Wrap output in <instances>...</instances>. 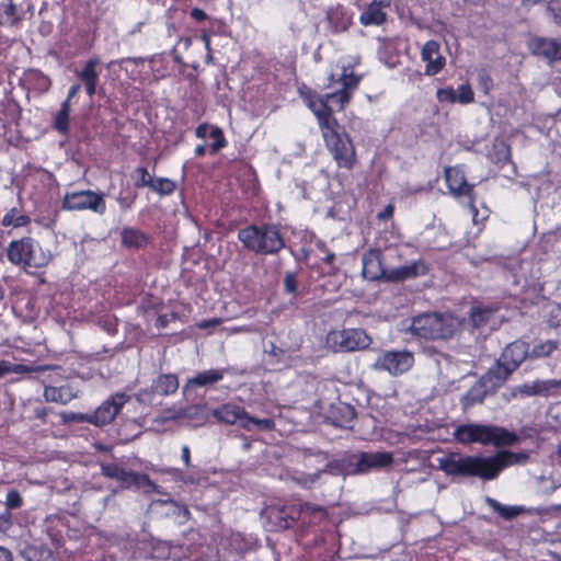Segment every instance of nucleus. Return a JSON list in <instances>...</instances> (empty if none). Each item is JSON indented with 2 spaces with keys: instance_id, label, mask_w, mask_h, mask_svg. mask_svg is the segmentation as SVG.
Listing matches in <instances>:
<instances>
[{
  "instance_id": "f257e3e1",
  "label": "nucleus",
  "mask_w": 561,
  "mask_h": 561,
  "mask_svg": "<svg viewBox=\"0 0 561 561\" xmlns=\"http://www.w3.org/2000/svg\"><path fill=\"white\" fill-rule=\"evenodd\" d=\"M362 80V75H356L350 67H343L339 76L331 73L328 78L329 88L341 85L332 92L319 94L304 82L297 87L299 98L317 119L327 150L336 167L347 171H352L357 164V151L353 138L334 113L346 108Z\"/></svg>"
},
{
  "instance_id": "f03ea898",
  "label": "nucleus",
  "mask_w": 561,
  "mask_h": 561,
  "mask_svg": "<svg viewBox=\"0 0 561 561\" xmlns=\"http://www.w3.org/2000/svg\"><path fill=\"white\" fill-rule=\"evenodd\" d=\"M527 459V454L503 449L490 456L448 453L438 458L437 462L438 468L447 476L492 481L497 479L506 468L525 462Z\"/></svg>"
},
{
  "instance_id": "7ed1b4c3",
  "label": "nucleus",
  "mask_w": 561,
  "mask_h": 561,
  "mask_svg": "<svg viewBox=\"0 0 561 561\" xmlns=\"http://www.w3.org/2000/svg\"><path fill=\"white\" fill-rule=\"evenodd\" d=\"M455 439L463 445H492L496 448L511 447L519 443L520 437L515 432L503 426L478 423L461 424L454 432Z\"/></svg>"
},
{
  "instance_id": "20e7f679",
  "label": "nucleus",
  "mask_w": 561,
  "mask_h": 561,
  "mask_svg": "<svg viewBox=\"0 0 561 561\" xmlns=\"http://www.w3.org/2000/svg\"><path fill=\"white\" fill-rule=\"evenodd\" d=\"M458 327L457 318L449 313L425 312L411 318L407 332L417 340L446 341L456 334Z\"/></svg>"
},
{
  "instance_id": "39448f33",
  "label": "nucleus",
  "mask_w": 561,
  "mask_h": 561,
  "mask_svg": "<svg viewBox=\"0 0 561 561\" xmlns=\"http://www.w3.org/2000/svg\"><path fill=\"white\" fill-rule=\"evenodd\" d=\"M8 261L24 271L45 270L54 260L49 249H44L34 238L26 236L10 241L5 248Z\"/></svg>"
},
{
  "instance_id": "423d86ee",
  "label": "nucleus",
  "mask_w": 561,
  "mask_h": 561,
  "mask_svg": "<svg viewBox=\"0 0 561 561\" xmlns=\"http://www.w3.org/2000/svg\"><path fill=\"white\" fill-rule=\"evenodd\" d=\"M238 240L243 248L262 255L277 254L285 240L274 224L249 225L238 231Z\"/></svg>"
},
{
  "instance_id": "0eeeda50",
  "label": "nucleus",
  "mask_w": 561,
  "mask_h": 561,
  "mask_svg": "<svg viewBox=\"0 0 561 561\" xmlns=\"http://www.w3.org/2000/svg\"><path fill=\"white\" fill-rule=\"evenodd\" d=\"M391 451L350 453L335 461V467L345 476H359L373 470H381L393 465Z\"/></svg>"
},
{
  "instance_id": "6e6552de",
  "label": "nucleus",
  "mask_w": 561,
  "mask_h": 561,
  "mask_svg": "<svg viewBox=\"0 0 561 561\" xmlns=\"http://www.w3.org/2000/svg\"><path fill=\"white\" fill-rule=\"evenodd\" d=\"M526 358H530L529 344L516 340L504 348L501 358L489 369L484 378L490 380L493 387H501Z\"/></svg>"
},
{
  "instance_id": "1a4fd4ad",
  "label": "nucleus",
  "mask_w": 561,
  "mask_h": 561,
  "mask_svg": "<svg viewBox=\"0 0 561 561\" xmlns=\"http://www.w3.org/2000/svg\"><path fill=\"white\" fill-rule=\"evenodd\" d=\"M211 416L215 417L217 422L226 425L239 424L240 427L248 432L253 431L255 427L265 432H270L275 428V421L273 419H257L251 416L244 408L231 402L224 403L216 409H213Z\"/></svg>"
},
{
  "instance_id": "9d476101",
  "label": "nucleus",
  "mask_w": 561,
  "mask_h": 561,
  "mask_svg": "<svg viewBox=\"0 0 561 561\" xmlns=\"http://www.w3.org/2000/svg\"><path fill=\"white\" fill-rule=\"evenodd\" d=\"M373 340L364 329L332 330L327 344L334 352L350 353L367 348Z\"/></svg>"
},
{
  "instance_id": "9b49d317",
  "label": "nucleus",
  "mask_w": 561,
  "mask_h": 561,
  "mask_svg": "<svg viewBox=\"0 0 561 561\" xmlns=\"http://www.w3.org/2000/svg\"><path fill=\"white\" fill-rule=\"evenodd\" d=\"M61 209L67 211L91 210L98 215L106 211L103 193L91 190L66 192L61 199Z\"/></svg>"
},
{
  "instance_id": "f8f14e48",
  "label": "nucleus",
  "mask_w": 561,
  "mask_h": 561,
  "mask_svg": "<svg viewBox=\"0 0 561 561\" xmlns=\"http://www.w3.org/2000/svg\"><path fill=\"white\" fill-rule=\"evenodd\" d=\"M414 362V354L408 350L380 351L371 368L397 377L408 373Z\"/></svg>"
},
{
  "instance_id": "ddd939ff",
  "label": "nucleus",
  "mask_w": 561,
  "mask_h": 561,
  "mask_svg": "<svg viewBox=\"0 0 561 561\" xmlns=\"http://www.w3.org/2000/svg\"><path fill=\"white\" fill-rule=\"evenodd\" d=\"M388 256L402 259V255L400 254L397 247L387 248L385 254H382L379 249L367 250L362 257L363 276L369 280H386V276L388 275V271L390 268L386 262V257Z\"/></svg>"
},
{
  "instance_id": "4468645a",
  "label": "nucleus",
  "mask_w": 561,
  "mask_h": 561,
  "mask_svg": "<svg viewBox=\"0 0 561 561\" xmlns=\"http://www.w3.org/2000/svg\"><path fill=\"white\" fill-rule=\"evenodd\" d=\"M130 396L125 392H116L110 396L93 413L82 415L80 420L95 426L112 423L123 407L129 401Z\"/></svg>"
},
{
  "instance_id": "2eb2a0df",
  "label": "nucleus",
  "mask_w": 561,
  "mask_h": 561,
  "mask_svg": "<svg viewBox=\"0 0 561 561\" xmlns=\"http://www.w3.org/2000/svg\"><path fill=\"white\" fill-rule=\"evenodd\" d=\"M164 419L167 421L184 420L192 427H201L207 424L211 411L206 403H194L184 407L168 409Z\"/></svg>"
},
{
  "instance_id": "dca6fc26",
  "label": "nucleus",
  "mask_w": 561,
  "mask_h": 561,
  "mask_svg": "<svg viewBox=\"0 0 561 561\" xmlns=\"http://www.w3.org/2000/svg\"><path fill=\"white\" fill-rule=\"evenodd\" d=\"M444 178L449 192L457 198L462 196L467 197L469 206L477 211L474 206V185L468 183L462 167H446L444 170Z\"/></svg>"
},
{
  "instance_id": "f3484780",
  "label": "nucleus",
  "mask_w": 561,
  "mask_h": 561,
  "mask_svg": "<svg viewBox=\"0 0 561 561\" xmlns=\"http://www.w3.org/2000/svg\"><path fill=\"white\" fill-rule=\"evenodd\" d=\"M306 508H310L309 504L294 502L270 506L266 510L267 518L277 529H289L295 526Z\"/></svg>"
},
{
  "instance_id": "a211bd4d",
  "label": "nucleus",
  "mask_w": 561,
  "mask_h": 561,
  "mask_svg": "<svg viewBox=\"0 0 561 561\" xmlns=\"http://www.w3.org/2000/svg\"><path fill=\"white\" fill-rule=\"evenodd\" d=\"M528 48L535 56L546 59L548 62L561 60V42L546 37H535L529 41Z\"/></svg>"
},
{
  "instance_id": "6ab92c4d",
  "label": "nucleus",
  "mask_w": 561,
  "mask_h": 561,
  "mask_svg": "<svg viewBox=\"0 0 561 561\" xmlns=\"http://www.w3.org/2000/svg\"><path fill=\"white\" fill-rule=\"evenodd\" d=\"M428 272V265L424 261L417 260L408 265L390 267L388 275L386 276V282L401 283L408 279L416 278L419 276H424Z\"/></svg>"
},
{
  "instance_id": "aec40b11",
  "label": "nucleus",
  "mask_w": 561,
  "mask_h": 561,
  "mask_svg": "<svg viewBox=\"0 0 561 561\" xmlns=\"http://www.w3.org/2000/svg\"><path fill=\"white\" fill-rule=\"evenodd\" d=\"M421 58L426 64L425 65V75L426 76H435L440 72L445 65L446 59L439 53V44L434 41H427L421 50Z\"/></svg>"
},
{
  "instance_id": "412c9836",
  "label": "nucleus",
  "mask_w": 561,
  "mask_h": 561,
  "mask_svg": "<svg viewBox=\"0 0 561 561\" xmlns=\"http://www.w3.org/2000/svg\"><path fill=\"white\" fill-rule=\"evenodd\" d=\"M226 369H208L187 378L182 387V393L187 396L191 391L202 387H213L224 379Z\"/></svg>"
},
{
  "instance_id": "4be33fe9",
  "label": "nucleus",
  "mask_w": 561,
  "mask_h": 561,
  "mask_svg": "<svg viewBox=\"0 0 561 561\" xmlns=\"http://www.w3.org/2000/svg\"><path fill=\"white\" fill-rule=\"evenodd\" d=\"M391 5V0H373L360 13L359 22L364 26H380L387 21V12Z\"/></svg>"
},
{
  "instance_id": "5701e85b",
  "label": "nucleus",
  "mask_w": 561,
  "mask_h": 561,
  "mask_svg": "<svg viewBox=\"0 0 561 561\" xmlns=\"http://www.w3.org/2000/svg\"><path fill=\"white\" fill-rule=\"evenodd\" d=\"M99 58H92L84 62L82 69L77 72V77L84 83L87 94L92 98L96 93L100 71Z\"/></svg>"
},
{
  "instance_id": "b1692460",
  "label": "nucleus",
  "mask_w": 561,
  "mask_h": 561,
  "mask_svg": "<svg viewBox=\"0 0 561 561\" xmlns=\"http://www.w3.org/2000/svg\"><path fill=\"white\" fill-rule=\"evenodd\" d=\"M150 236L134 227H124L121 231V243L129 250L145 249L150 243Z\"/></svg>"
},
{
  "instance_id": "393cba45",
  "label": "nucleus",
  "mask_w": 561,
  "mask_h": 561,
  "mask_svg": "<svg viewBox=\"0 0 561 561\" xmlns=\"http://www.w3.org/2000/svg\"><path fill=\"white\" fill-rule=\"evenodd\" d=\"M527 396H557L561 393V379L535 380L523 386Z\"/></svg>"
},
{
  "instance_id": "a878e982",
  "label": "nucleus",
  "mask_w": 561,
  "mask_h": 561,
  "mask_svg": "<svg viewBox=\"0 0 561 561\" xmlns=\"http://www.w3.org/2000/svg\"><path fill=\"white\" fill-rule=\"evenodd\" d=\"M180 387L179 377L176 374H160L153 379L150 393L162 397L174 394Z\"/></svg>"
},
{
  "instance_id": "bb28decb",
  "label": "nucleus",
  "mask_w": 561,
  "mask_h": 561,
  "mask_svg": "<svg viewBox=\"0 0 561 561\" xmlns=\"http://www.w3.org/2000/svg\"><path fill=\"white\" fill-rule=\"evenodd\" d=\"M119 482L124 489H129L131 486L137 489L150 488L152 491L158 492V485L150 479L147 473L125 470Z\"/></svg>"
},
{
  "instance_id": "cd10ccee",
  "label": "nucleus",
  "mask_w": 561,
  "mask_h": 561,
  "mask_svg": "<svg viewBox=\"0 0 561 561\" xmlns=\"http://www.w3.org/2000/svg\"><path fill=\"white\" fill-rule=\"evenodd\" d=\"M24 20V13L18 8L13 0H7L1 4L0 25L16 27Z\"/></svg>"
},
{
  "instance_id": "c85d7f7f",
  "label": "nucleus",
  "mask_w": 561,
  "mask_h": 561,
  "mask_svg": "<svg viewBox=\"0 0 561 561\" xmlns=\"http://www.w3.org/2000/svg\"><path fill=\"white\" fill-rule=\"evenodd\" d=\"M496 310L492 306L474 305L469 312V321L473 328H481L491 320Z\"/></svg>"
},
{
  "instance_id": "c756f323",
  "label": "nucleus",
  "mask_w": 561,
  "mask_h": 561,
  "mask_svg": "<svg viewBox=\"0 0 561 561\" xmlns=\"http://www.w3.org/2000/svg\"><path fill=\"white\" fill-rule=\"evenodd\" d=\"M25 81L38 93H45L51 87L50 78L38 69L27 70L25 72Z\"/></svg>"
},
{
  "instance_id": "7c9ffc66",
  "label": "nucleus",
  "mask_w": 561,
  "mask_h": 561,
  "mask_svg": "<svg viewBox=\"0 0 561 561\" xmlns=\"http://www.w3.org/2000/svg\"><path fill=\"white\" fill-rule=\"evenodd\" d=\"M44 397L46 401L67 404L75 396L69 386H47L44 389Z\"/></svg>"
},
{
  "instance_id": "2f4dec72",
  "label": "nucleus",
  "mask_w": 561,
  "mask_h": 561,
  "mask_svg": "<svg viewBox=\"0 0 561 561\" xmlns=\"http://www.w3.org/2000/svg\"><path fill=\"white\" fill-rule=\"evenodd\" d=\"M32 219L28 215L20 213L16 207L9 209L1 219L3 227L22 228L27 227Z\"/></svg>"
},
{
  "instance_id": "473e14b6",
  "label": "nucleus",
  "mask_w": 561,
  "mask_h": 561,
  "mask_svg": "<svg viewBox=\"0 0 561 561\" xmlns=\"http://www.w3.org/2000/svg\"><path fill=\"white\" fill-rule=\"evenodd\" d=\"M333 417L337 426L348 428L356 417V410L350 404H343L333 412Z\"/></svg>"
},
{
  "instance_id": "72a5a7b5",
  "label": "nucleus",
  "mask_w": 561,
  "mask_h": 561,
  "mask_svg": "<svg viewBox=\"0 0 561 561\" xmlns=\"http://www.w3.org/2000/svg\"><path fill=\"white\" fill-rule=\"evenodd\" d=\"M559 347V342L556 340L540 341L529 350L531 359H540L549 357Z\"/></svg>"
},
{
  "instance_id": "f704fd0d",
  "label": "nucleus",
  "mask_w": 561,
  "mask_h": 561,
  "mask_svg": "<svg viewBox=\"0 0 561 561\" xmlns=\"http://www.w3.org/2000/svg\"><path fill=\"white\" fill-rule=\"evenodd\" d=\"M178 188L176 183L169 178H156L152 180L150 190L161 196L172 195Z\"/></svg>"
},
{
  "instance_id": "c9c22d12",
  "label": "nucleus",
  "mask_w": 561,
  "mask_h": 561,
  "mask_svg": "<svg viewBox=\"0 0 561 561\" xmlns=\"http://www.w3.org/2000/svg\"><path fill=\"white\" fill-rule=\"evenodd\" d=\"M488 503L494 512H496L501 517L505 519H512L518 516L522 512V510L517 506H506L494 499H488Z\"/></svg>"
},
{
  "instance_id": "e433bc0d",
  "label": "nucleus",
  "mask_w": 561,
  "mask_h": 561,
  "mask_svg": "<svg viewBox=\"0 0 561 561\" xmlns=\"http://www.w3.org/2000/svg\"><path fill=\"white\" fill-rule=\"evenodd\" d=\"M485 397V391L481 387H471L462 397L461 402L465 409L473 407L477 403H482Z\"/></svg>"
},
{
  "instance_id": "4c0bfd02",
  "label": "nucleus",
  "mask_w": 561,
  "mask_h": 561,
  "mask_svg": "<svg viewBox=\"0 0 561 561\" xmlns=\"http://www.w3.org/2000/svg\"><path fill=\"white\" fill-rule=\"evenodd\" d=\"M135 181L134 186L136 188L149 187L151 186L153 178L148 172L145 167H137L134 171Z\"/></svg>"
},
{
  "instance_id": "58836bf2",
  "label": "nucleus",
  "mask_w": 561,
  "mask_h": 561,
  "mask_svg": "<svg viewBox=\"0 0 561 561\" xmlns=\"http://www.w3.org/2000/svg\"><path fill=\"white\" fill-rule=\"evenodd\" d=\"M126 469L116 462L102 463L101 473L102 476L119 481Z\"/></svg>"
},
{
  "instance_id": "ea45409f",
  "label": "nucleus",
  "mask_w": 561,
  "mask_h": 561,
  "mask_svg": "<svg viewBox=\"0 0 561 561\" xmlns=\"http://www.w3.org/2000/svg\"><path fill=\"white\" fill-rule=\"evenodd\" d=\"M209 137L214 139V142L210 145L213 153L225 148L228 144L224 131L218 126H211Z\"/></svg>"
},
{
  "instance_id": "a19ab883",
  "label": "nucleus",
  "mask_w": 561,
  "mask_h": 561,
  "mask_svg": "<svg viewBox=\"0 0 561 561\" xmlns=\"http://www.w3.org/2000/svg\"><path fill=\"white\" fill-rule=\"evenodd\" d=\"M318 249H320L324 256L321 259V261L328 265V274H335L337 271V266L335 264L336 262V255L334 252L330 251L327 245L323 242H320L317 244Z\"/></svg>"
},
{
  "instance_id": "79ce46f5",
  "label": "nucleus",
  "mask_w": 561,
  "mask_h": 561,
  "mask_svg": "<svg viewBox=\"0 0 561 561\" xmlns=\"http://www.w3.org/2000/svg\"><path fill=\"white\" fill-rule=\"evenodd\" d=\"M70 114L58 111L54 119V128L61 135L69 133Z\"/></svg>"
},
{
  "instance_id": "37998d69",
  "label": "nucleus",
  "mask_w": 561,
  "mask_h": 561,
  "mask_svg": "<svg viewBox=\"0 0 561 561\" xmlns=\"http://www.w3.org/2000/svg\"><path fill=\"white\" fill-rule=\"evenodd\" d=\"M31 368L22 364H11L7 360H0V378L10 373H27Z\"/></svg>"
},
{
  "instance_id": "c03bdc74",
  "label": "nucleus",
  "mask_w": 561,
  "mask_h": 561,
  "mask_svg": "<svg viewBox=\"0 0 561 561\" xmlns=\"http://www.w3.org/2000/svg\"><path fill=\"white\" fill-rule=\"evenodd\" d=\"M457 103L460 104H469L474 101V93L469 83L461 84L458 87V92H456Z\"/></svg>"
},
{
  "instance_id": "a18cd8bd",
  "label": "nucleus",
  "mask_w": 561,
  "mask_h": 561,
  "mask_svg": "<svg viewBox=\"0 0 561 561\" xmlns=\"http://www.w3.org/2000/svg\"><path fill=\"white\" fill-rule=\"evenodd\" d=\"M5 505L9 510L20 508L23 505V499L19 491L10 490L5 496Z\"/></svg>"
},
{
  "instance_id": "49530a36",
  "label": "nucleus",
  "mask_w": 561,
  "mask_h": 561,
  "mask_svg": "<svg viewBox=\"0 0 561 561\" xmlns=\"http://www.w3.org/2000/svg\"><path fill=\"white\" fill-rule=\"evenodd\" d=\"M436 96L440 102L457 103L456 91L451 87L438 89Z\"/></svg>"
},
{
  "instance_id": "de8ad7c7",
  "label": "nucleus",
  "mask_w": 561,
  "mask_h": 561,
  "mask_svg": "<svg viewBox=\"0 0 561 561\" xmlns=\"http://www.w3.org/2000/svg\"><path fill=\"white\" fill-rule=\"evenodd\" d=\"M230 546L240 554L248 551V543L241 534H233L230 538Z\"/></svg>"
},
{
  "instance_id": "09e8293b",
  "label": "nucleus",
  "mask_w": 561,
  "mask_h": 561,
  "mask_svg": "<svg viewBox=\"0 0 561 561\" xmlns=\"http://www.w3.org/2000/svg\"><path fill=\"white\" fill-rule=\"evenodd\" d=\"M478 83L485 93H488L493 88V79L484 69L478 73Z\"/></svg>"
},
{
  "instance_id": "8fccbe9b",
  "label": "nucleus",
  "mask_w": 561,
  "mask_h": 561,
  "mask_svg": "<svg viewBox=\"0 0 561 561\" xmlns=\"http://www.w3.org/2000/svg\"><path fill=\"white\" fill-rule=\"evenodd\" d=\"M547 8L552 13L554 21L561 25V0H549Z\"/></svg>"
},
{
  "instance_id": "3c124183",
  "label": "nucleus",
  "mask_w": 561,
  "mask_h": 561,
  "mask_svg": "<svg viewBox=\"0 0 561 561\" xmlns=\"http://www.w3.org/2000/svg\"><path fill=\"white\" fill-rule=\"evenodd\" d=\"M190 18L195 21L196 23H205L209 21L208 14L201 8H193L190 11Z\"/></svg>"
},
{
  "instance_id": "603ef678",
  "label": "nucleus",
  "mask_w": 561,
  "mask_h": 561,
  "mask_svg": "<svg viewBox=\"0 0 561 561\" xmlns=\"http://www.w3.org/2000/svg\"><path fill=\"white\" fill-rule=\"evenodd\" d=\"M270 357H274L276 363H279L285 355V350L277 346L275 343H271L270 348L266 351Z\"/></svg>"
},
{
  "instance_id": "864d4df0",
  "label": "nucleus",
  "mask_w": 561,
  "mask_h": 561,
  "mask_svg": "<svg viewBox=\"0 0 561 561\" xmlns=\"http://www.w3.org/2000/svg\"><path fill=\"white\" fill-rule=\"evenodd\" d=\"M284 287L288 294H295L297 290V280L295 275L287 274L284 278Z\"/></svg>"
},
{
  "instance_id": "5fc2aeb1",
  "label": "nucleus",
  "mask_w": 561,
  "mask_h": 561,
  "mask_svg": "<svg viewBox=\"0 0 561 561\" xmlns=\"http://www.w3.org/2000/svg\"><path fill=\"white\" fill-rule=\"evenodd\" d=\"M393 214L394 205L390 203L381 211L377 214V219L380 221H387L393 217Z\"/></svg>"
},
{
  "instance_id": "6e6d98bb",
  "label": "nucleus",
  "mask_w": 561,
  "mask_h": 561,
  "mask_svg": "<svg viewBox=\"0 0 561 561\" xmlns=\"http://www.w3.org/2000/svg\"><path fill=\"white\" fill-rule=\"evenodd\" d=\"M12 515L7 512L0 515V531L5 533L12 527Z\"/></svg>"
},
{
  "instance_id": "4d7b16f0",
  "label": "nucleus",
  "mask_w": 561,
  "mask_h": 561,
  "mask_svg": "<svg viewBox=\"0 0 561 561\" xmlns=\"http://www.w3.org/2000/svg\"><path fill=\"white\" fill-rule=\"evenodd\" d=\"M121 209L123 210H126V209H130L133 207V205L135 204V201H136V195H133V196H118L116 198Z\"/></svg>"
},
{
  "instance_id": "13d9d810",
  "label": "nucleus",
  "mask_w": 561,
  "mask_h": 561,
  "mask_svg": "<svg viewBox=\"0 0 561 561\" xmlns=\"http://www.w3.org/2000/svg\"><path fill=\"white\" fill-rule=\"evenodd\" d=\"M221 323V319L219 318H211V319H205L197 323V327L202 330L217 327Z\"/></svg>"
},
{
  "instance_id": "bf43d9fd",
  "label": "nucleus",
  "mask_w": 561,
  "mask_h": 561,
  "mask_svg": "<svg viewBox=\"0 0 561 561\" xmlns=\"http://www.w3.org/2000/svg\"><path fill=\"white\" fill-rule=\"evenodd\" d=\"M181 456L184 465L186 467L191 466V449L187 445L182 446L181 448Z\"/></svg>"
},
{
  "instance_id": "052dcab7",
  "label": "nucleus",
  "mask_w": 561,
  "mask_h": 561,
  "mask_svg": "<svg viewBox=\"0 0 561 561\" xmlns=\"http://www.w3.org/2000/svg\"><path fill=\"white\" fill-rule=\"evenodd\" d=\"M209 128V125L207 123L199 124L195 129V136L197 138H205L207 135V130Z\"/></svg>"
},
{
  "instance_id": "680f3d73",
  "label": "nucleus",
  "mask_w": 561,
  "mask_h": 561,
  "mask_svg": "<svg viewBox=\"0 0 561 561\" xmlns=\"http://www.w3.org/2000/svg\"><path fill=\"white\" fill-rule=\"evenodd\" d=\"M0 561H14L11 550L0 546Z\"/></svg>"
},
{
  "instance_id": "e2e57ef3",
  "label": "nucleus",
  "mask_w": 561,
  "mask_h": 561,
  "mask_svg": "<svg viewBox=\"0 0 561 561\" xmlns=\"http://www.w3.org/2000/svg\"><path fill=\"white\" fill-rule=\"evenodd\" d=\"M81 85L79 83H73L68 90V99H73L80 91Z\"/></svg>"
},
{
  "instance_id": "0e129e2a",
  "label": "nucleus",
  "mask_w": 561,
  "mask_h": 561,
  "mask_svg": "<svg viewBox=\"0 0 561 561\" xmlns=\"http://www.w3.org/2000/svg\"><path fill=\"white\" fill-rule=\"evenodd\" d=\"M206 153V147L204 145H197L194 149L195 157H204Z\"/></svg>"
},
{
  "instance_id": "69168bd1",
  "label": "nucleus",
  "mask_w": 561,
  "mask_h": 561,
  "mask_svg": "<svg viewBox=\"0 0 561 561\" xmlns=\"http://www.w3.org/2000/svg\"><path fill=\"white\" fill-rule=\"evenodd\" d=\"M70 101H71V99H68V98H67V99L61 103V105H60V110H59V111H60V112H65V113L70 114V106H71V105H70Z\"/></svg>"
},
{
  "instance_id": "338daca9",
  "label": "nucleus",
  "mask_w": 561,
  "mask_h": 561,
  "mask_svg": "<svg viewBox=\"0 0 561 561\" xmlns=\"http://www.w3.org/2000/svg\"><path fill=\"white\" fill-rule=\"evenodd\" d=\"M202 39L205 42V45L206 47L209 49V45H210V37H209V34L207 31H203V34H202Z\"/></svg>"
},
{
  "instance_id": "774afa93",
  "label": "nucleus",
  "mask_w": 561,
  "mask_h": 561,
  "mask_svg": "<svg viewBox=\"0 0 561 561\" xmlns=\"http://www.w3.org/2000/svg\"><path fill=\"white\" fill-rule=\"evenodd\" d=\"M541 0H523V3H531V4H536V3H539Z\"/></svg>"
}]
</instances>
